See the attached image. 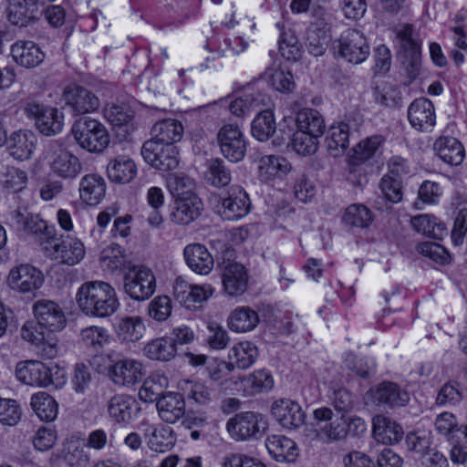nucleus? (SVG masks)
Returning a JSON list of instances; mask_svg holds the SVG:
<instances>
[{
    "label": "nucleus",
    "instance_id": "c756f323",
    "mask_svg": "<svg viewBox=\"0 0 467 467\" xmlns=\"http://www.w3.org/2000/svg\"><path fill=\"white\" fill-rule=\"evenodd\" d=\"M85 254V246L79 239L67 237L53 246L51 255L63 264L75 265L84 258Z\"/></svg>",
    "mask_w": 467,
    "mask_h": 467
},
{
    "label": "nucleus",
    "instance_id": "4be33fe9",
    "mask_svg": "<svg viewBox=\"0 0 467 467\" xmlns=\"http://www.w3.org/2000/svg\"><path fill=\"white\" fill-rule=\"evenodd\" d=\"M408 119L414 129L421 131L431 130L436 122L432 102L425 98L415 99L408 109Z\"/></svg>",
    "mask_w": 467,
    "mask_h": 467
},
{
    "label": "nucleus",
    "instance_id": "dca6fc26",
    "mask_svg": "<svg viewBox=\"0 0 467 467\" xmlns=\"http://www.w3.org/2000/svg\"><path fill=\"white\" fill-rule=\"evenodd\" d=\"M173 293L176 300L186 308L194 307L195 303L206 301L213 293L211 285H191L182 277H177Z\"/></svg>",
    "mask_w": 467,
    "mask_h": 467
},
{
    "label": "nucleus",
    "instance_id": "4c0bfd02",
    "mask_svg": "<svg viewBox=\"0 0 467 467\" xmlns=\"http://www.w3.org/2000/svg\"><path fill=\"white\" fill-rule=\"evenodd\" d=\"M437 155L446 163L459 165L464 158V149L461 142L453 137L439 138L434 143Z\"/></svg>",
    "mask_w": 467,
    "mask_h": 467
},
{
    "label": "nucleus",
    "instance_id": "58836bf2",
    "mask_svg": "<svg viewBox=\"0 0 467 467\" xmlns=\"http://www.w3.org/2000/svg\"><path fill=\"white\" fill-rule=\"evenodd\" d=\"M151 134L153 138L150 140H158V142L173 145L181 140L183 134V127L176 119H166L153 125Z\"/></svg>",
    "mask_w": 467,
    "mask_h": 467
},
{
    "label": "nucleus",
    "instance_id": "f8f14e48",
    "mask_svg": "<svg viewBox=\"0 0 467 467\" xmlns=\"http://www.w3.org/2000/svg\"><path fill=\"white\" fill-rule=\"evenodd\" d=\"M44 283L40 270L27 264L13 267L6 278L7 285L14 291L26 294L39 289Z\"/></svg>",
    "mask_w": 467,
    "mask_h": 467
},
{
    "label": "nucleus",
    "instance_id": "2eb2a0df",
    "mask_svg": "<svg viewBox=\"0 0 467 467\" xmlns=\"http://www.w3.org/2000/svg\"><path fill=\"white\" fill-rule=\"evenodd\" d=\"M37 324L50 332H59L66 327L67 317L62 307L52 300H38L33 306Z\"/></svg>",
    "mask_w": 467,
    "mask_h": 467
},
{
    "label": "nucleus",
    "instance_id": "37998d69",
    "mask_svg": "<svg viewBox=\"0 0 467 467\" xmlns=\"http://www.w3.org/2000/svg\"><path fill=\"white\" fill-rule=\"evenodd\" d=\"M410 224L416 232L434 239H442L447 234L445 224L432 214L416 215Z\"/></svg>",
    "mask_w": 467,
    "mask_h": 467
},
{
    "label": "nucleus",
    "instance_id": "09e8293b",
    "mask_svg": "<svg viewBox=\"0 0 467 467\" xmlns=\"http://www.w3.org/2000/svg\"><path fill=\"white\" fill-rule=\"evenodd\" d=\"M296 126L298 130L307 131L316 136H322L326 128L323 117L313 109H304L297 113Z\"/></svg>",
    "mask_w": 467,
    "mask_h": 467
},
{
    "label": "nucleus",
    "instance_id": "e433bc0d",
    "mask_svg": "<svg viewBox=\"0 0 467 467\" xmlns=\"http://www.w3.org/2000/svg\"><path fill=\"white\" fill-rule=\"evenodd\" d=\"M177 348L169 337L154 338L142 348L143 355L150 360L168 362L176 356Z\"/></svg>",
    "mask_w": 467,
    "mask_h": 467
},
{
    "label": "nucleus",
    "instance_id": "69168bd1",
    "mask_svg": "<svg viewBox=\"0 0 467 467\" xmlns=\"http://www.w3.org/2000/svg\"><path fill=\"white\" fill-rule=\"evenodd\" d=\"M161 381L166 382L167 379L159 375L149 377L139 390L140 399L144 402L158 401L163 393L164 385Z\"/></svg>",
    "mask_w": 467,
    "mask_h": 467
},
{
    "label": "nucleus",
    "instance_id": "39448f33",
    "mask_svg": "<svg viewBox=\"0 0 467 467\" xmlns=\"http://www.w3.org/2000/svg\"><path fill=\"white\" fill-rule=\"evenodd\" d=\"M315 436L325 443L344 440L348 436L347 418L344 414L334 417L330 408L321 407L313 411Z\"/></svg>",
    "mask_w": 467,
    "mask_h": 467
},
{
    "label": "nucleus",
    "instance_id": "c9c22d12",
    "mask_svg": "<svg viewBox=\"0 0 467 467\" xmlns=\"http://www.w3.org/2000/svg\"><path fill=\"white\" fill-rule=\"evenodd\" d=\"M372 423L374 437L382 443H396L403 436L401 426L384 415L375 416Z\"/></svg>",
    "mask_w": 467,
    "mask_h": 467
},
{
    "label": "nucleus",
    "instance_id": "774afa93",
    "mask_svg": "<svg viewBox=\"0 0 467 467\" xmlns=\"http://www.w3.org/2000/svg\"><path fill=\"white\" fill-rule=\"evenodd\" d=\"M431 433L426 431L410 432L406 437V444L410 451L422 457L431 449Z\"/></svg>",
    "mask_w": 467,
    "mask_h": 467
},
{
    "label": "nucleus",
    "instance_id": "cd10ccee",
    "mask_svg": "<svg viewBox=\"0 0 467 467\" xmlns=\"http://www.w3.org/2000/svg\"><path fill=\"white\" fill-rule=\"evenodd\" d=\"M160 418L173 424L185 414V400L179 393L169 392L162 395L156 403Z\"/></svg>",
    "mask_w": 467,
    "mask_h": 467
},
{
    "label": "nucleus",
    "instance_id": "b1692460",
    "mask_svg": "<svg viewBox=\"0 0 467 467\" xmlns=\"http://www.w3.org/2000/svg\"><path fill=\"white\" fill-rule=\"evenodd\" d=\"M144 437L148 446L156 452H165L171 450L175 442L176 436L171 428L163 425H152L143 422Z\"/></svg>",
    "mask_w": 467,
    "mask_h": 467
},
{
    "label": "nucleus",
    "instance_id": "aec40b11",
    "mask_svg": "<svg viewBox=\"0 0 467 467\" xmlns=\"http://www.w3.org/2000/svg\"><path fill=\"white\" fill-rule=\"evenodd\" d=\"M109 376L116 385L133 386L142 379L143 366L136 359L123 358L109 368Z\"/></svg>",
    "mask_w": 467,
    "mask_h": 467
},
{
    "label": "nucleus",
    "instance_id": "f704fd0d",
    "mask_svg": "<svg viewBox=\"0 0 467 467\" xmlns=\"http://www.w3.org/2000/svg\"><path fill=\"white\" fill-rule=\"evenodd\" d=\"M134 161L126 155H119L111 160L107 167L109 179L118 183H129L137 175Z\"/></svg>",
    "mask_w": 467,
    "mask_h": 467
},
{
    "label": "nucleus",
    "instance_id": "a19ab883",
    "mask_svg": "<svg viewBox=\"0 0 467 467\" xmlns=\"http://www.w3.org/2000/svg\"><path fill=\"white\" fill-rule=\"evenodd\" d=\"M135 400L126 394H116L111 397L107 405L109 416L118 423L129 422L132 419Z\"/></svg>",
    "mask_w": 467,
    "mask_h": 467
},
{
    "label": "nucleus",
    "instance_id": "864d4df0",
    "mask_svg": "<svg viewBox=\"0 0 467 467\" xmlns=\"http://www.w3.org/2000/svg\"><path fill=\"white\" fill-rule=\"evenodd\" d=\"M265 97L260 93H244L234 99L229 104L230 111L242 117L265 104Z\"/></svg>",
    "mask_w": 467,
    "mask_h": 467
},
{
    "label": "nucleus",
    "instance_id": "ea45409f",
    "mask_svg": "<svg viewBox=\"0 0 467 467\" xmlns=\"http://www.w3.org/2000/svg\"><path fill=\"white\" fill-rule=\"evenodd\" d=\"M144 322L140 317H125L119 320L116 335L123 343H135L140 340L145 333Z\"/></svg>",
    "mask_w": 467,
    "mask_h": 467
},
{
    "label": "nucleus",
    "instance_id": "1a4fd4ad",
    "mask_svg": "<svg viewBox=\"0 0 467 467\" xmlns=\"http://www.w3.org/2000/svg\"><path fill=\"white\" fill-rule=\"evenodd\" d=\"M28 118L35 120V124L43 135L54 136L63 129V114L56 108L45 107L32 102L25 108Z\"/></svg>",
    "mask_w": 467,
    "mask_h": 467
},
{
    "label": "nucleus",
    "instance_id": "de8ad7c7",
    "mask_svg": "<svg viewBox=\"0 0 467 467\" xmlns=\"http://www.w3.org/2000/svg\"><path fill=\"white\" fill-rule=\"evenodd\" d=\"M31 408L43 421H53L58 411L55 399L46 392H37L31 397Z\"/></svg>",
    "mask_w": 467,
    "mask_h": 467
},
{
    "label": "nucleus",
    "instance_id": "f257e3e1",
    "mask_svg": "<svg viewBox=\"0 0 467 467\" xmlns=\"http://www.w3.org/2000/svg\"><path fill=\"white\" fill-rule=\"evenodd\" d=\"M75 300L79 311L89 317H109L119 307L115 288L104 281L84 282L78 288Z\"/></svg>",
    "mask_w": 467,
    "mask_h": 467
},
{
    "label": "nucleus",
    "instance_id": "bb28decb",
    "mask_svg": "<svg viewBox=\"0 0 467 467\" xmlns=\"http://www.w3.org/2000/svg\"><path fill=\"white\" fill-rule=\"evenodd\" d=\"M36 136L30 130H19L11 134L7 140L9 154L17 161L30 159L36 146Z\"/></svg>",
    "mask_w": 467,
    "mask_h": 467
},
{
    "label": "nucleus",
    "instance_id": "603ef678",
    "mask_svg": "<svg viewBox=\"0 0 467 467\" xmlns=\"http://www.w3.org/2000/svg\"><path fill=\"white\" fill-rule=\"evenodd\" d=\"M275 130L274 113L269 109L261 111L252 122V134L260 141L267 140L274 135Z\"/></svg>",
    "mask_w": 467,
    "mask_h": 467
},
{
    "label": "nucleus",
    "instance_id": "a211bd4d",
    "mask_svg": "<svg viewBox=\"0 0 467 467\" xmlns=\"http://www.w3.org/2000/svg\"><path fill=\"white\" fill-rule=\"evenodd\" d=\"M223 286L230 296L243 295L248 287V274L245 267L236 262L225 261L222 270Z\"/></svg>",
    "mask_w": 467,
    "mask_h": 467
},
{
    "label": "nucleus",
    "instance_id": "4d7b16f0",
    "mask_svg": "<svg viewBox=\"0 0 467 467\" xmlns=\"http://www.w3.org/2000/svg\"><path fill=\"white\" fill-rule=\"evenodd\" d=\"M398 38L400 40L401 47L411 56V73L417 74L420 68V47L412 38V26L405 25L397 33Z\"/></svg>",
    "mask_w": 467,
    "mask_h": 467
},
{
    "label": "nucleus",
    "instance_id": "6e6d98bb",
    "mask_svg": "<svg viewBox=\"0 0 467 467\" xmlns=\"http://www.w3.org/2000/svg\"><path fill=\"white\" fill-rule=\"evenodd\" d=\"M14 220L19 229L31 234H47L51 235L52 229H49L47 223L40 219L38 215L25 214L20 211H16L14 214Z\"/></svg>",
    "mask_w": 467,
    "mask_h": 467
},
{
    "label": "nucleus",
    "instance_id": "052dcab7",
    "mask_svg": "<svg viewBox=\"0 0 467 467\" xmlns=\"http://www.w3.org/2000/svg\"><path fill=\"white\" fill-rule=\"evenodd\" d=\"M271 86L280 92H290L295 88L293 76L289 70L283 68H268L265 72Z\"/></svg>",
    "mask_w": 467,
    "mask_h": 467
},
{
    "label": "nucleus",
    "instance_id": "338daca9",
    "mask_svg": "<svg viewBox=\"0 0 467 467\" xmlns=\"http://www.w3.org/2000/svg\"><path fill=\"white\" fill-rule=\"evenodd\" d=\"M345 366L361 378H368L375 373L376 363L370 358H358L351 353L346 355Z\"/></svg>",
    "mask_w": 467,
    "mask_h": 467
},
{
    "label": "nucleus",
    "instance_id": "6ab92c4d",
    "mask_svg": "<svg viewBox=\"0 0 467 467\" xmlns=\"http://www.w3.org/2000/svg\"><path fill=\"white\" fill-rule=\"evenodd\" d=\"M374 403L384 408L402 407L410 401L407 390L391 381H383L371 390Z\"/></svg>",
    "mask_w": 467,
    "mask_h": 467
},
{
    "label": "nucleus",
    "instance_id": "5701e85b",
    "mask_svg": "<svg viewBox=\"0 0 467 467\" xmlns=\"http://www.w3.org/2000/svg\"><path fill=\"white\" fill-rule=\"evenodd\" d=\"M183 256L187 266L198 275H206L213 268V257L203 244L193 243L186 245Z\"/></svg>",
    "mask_w": 467,
    "mask_h": 467
},
{
    "label": "nucleus",
    "instance_id": "680f3d73",
    "mask_svg": "<svg viewBox=\"0 0 467 467\" xmlns=\"http://www.w3.org/2000/svg\"><path fill=\"white\" fill-rule=\"evenodd\" d=\"M316 134L296 130L292 137L291 146L293 150L301 155L314 154L318 147V138Z\"/></svg>",
    "mask_w": 467,
    "mask_h": 467
},
{
    "label": "nucleus",
    "instance_id": "473e14b6",
    "mask_svg": "<svg viewBox=\"0 0 467 467\" xmlns=\"http://www.w3.org/2000/svg\"><path fill=\"white\" fill-rule=\"evenodd\" d=\"M37 12L36 0H10L6 10L9 22L18 26L33 21Z\"/></svg>",
    "mask_w": 467,
    "mask_h": 467
},
{
    "label": "nucleus",
    "instance_id": "20e7f679",
    "mask_svg": "<svg viewBox=\"0 0 467 467\" xmlns=\"http://www.w3.org/2000/svg\"><path fill=\"white\" fill-rule=\"evenodd\" d=\"M16 375L19 381L36 387H57L64 383V371L57 368H50L44 363L36 360H27L18 363L16 368Z\"/></svg>",
    "mask_w": 467,
    "mask_h": 467
},
{
    "label": "nucleus",
    "instance_id": "a878e982",
    "mask_svg": "<svg viewBox=\"0 0 467 467\" xmlns=\"http://www.w3.org/2000/svg\"><path fill=\"white\" fill-rule=\"evenodd\" d=\"M80 200L88 205L99 204L106 194V182L103 177L96 173L83 176L79 182Z\"/></svg>",
    "mask_w": 467,
    "mask_h": 467
},
{
    "label": "nucleus",
    "instance_id": "a18cd8bd",
    "mask_svg": "<svg viewBox=\"0 0 467 467\" xmlns=\"http://www.w3.org/2000/svg\"><path fill=\"white\" fill-rule=\"evenodd\" d=\"M257 357V348L250 341L236 343L229 351L230 363L242 369L250 368L255 362Z\"/></svg>",
    "mask_w": 467,
    "mask_h": 467
},
{
    "label": "nucleus",
    "instance_id": "9b49d317",
    "mask_svg": "<svg viewBox=\"0 0 467 467\" xmlns=\"http://www.w3.org/2000/svg\"><path fill=\"white\" fill-rule=\"evenodd\" d=\"M267 422L258 413L246 411L236 414L226 424L227 431L237 440H247L265 431Z\"/></svg>",
    "mask_w": 467,
    "mask_h": 467
},
{
    "label": "nucleus",
    "instance_id": "0eeeda50",
    "mask_svg": "<svg viewBox=\"0 0 467 467\" xmlns=\"http://www.w3.org/2000/svg\"><path fill=\"white\" fill-rule=\"evenodd\" d=\"M155 289V276L152 271L147 267H133L124 277L125 293L134 300L144 301L150 298Z\"/></svg>",
    "mask_w": 467,
    "mask_h": 467
},
{
    "label": "nucleus",
    "instance_id": "4468645a",
    "mask_svg": "<svg viewBox=\"0 0 467 467\" xmlns=\"http://www.w3.org/2000/svg\"><path fill=\"white\" fill-rule=\"evenodd\" d=\"M221 151L223 156L233 162L242 161L246 152L244 136L238 128L233 124L223 126L217 135Z\"/></svg>",
    "mask_w": 467,
    "mask_h": 467
},
{
    "label": "nucleus",
    "instance_id": "6e6552de",
    "mask_svg": "<svg viewBox=\"0 0 467 467\" xmlns=\"http://www.w3.org/2000/svg\"><path fill=\"white\" fill-rule=\"evenodd\" d=\"M248 194L240 186H232L225 196L221 197L216 205V213L224 220L236 221L244 217L250 211Z\"/></svg>",
    "mask_w": 467,
    "mask_h": 467
},
{
    "label": "nucleus",
    "instance_id": "c03bdc74",
    "mask_svg": "<svg viewBox=\"0 0 467 467\" xmlns=\"http://www.w3.org/2000/svg\"><path fill=\"white\" fill-rule=\"evenodd\" d=\"M350 124L345 121L338 122L329 128L326 141L328 150L337 156L349 146Z\"/></svg>",
    "mask_w": 467,
    "mask_h": 467
},
{
    "label": "nucleus",
    "instance_id": "423d86ee",
    "mask_svg": "<svg viewBox=\"0 0 467 467\" xmlns=\"http://www.w3.org/2000/svg\"><path fill=\"white\" fill-rule=\"evenodd\" d=\"M141 155L147 163L161 171H172L179 165L177 148L158 140L145 141L141 148Z\"/></svg>",
    "mask_w": 467,
    "mask_h": 467
},
{
    "label": "nucleus",
    "instance_id": "13d9d810",
    "mask_svg": "<svg viewBox=\"0 0 467 467\" xmlns=\"http://www.w3.org/2000/svg\"><path fill=\"white\" fill-rule=\"evenodd\" d=\"M105 119L113 126H122L133 118V111L124 103H109L103 109Z\"/></svg>",
    "mask_w": 467,
    "mask_h": 467
},
{
    "label": "nucleus",
    "instance_id": "49530a36",
    "mask_svg": "<svg viewBox=\"0 0 467 467\" xmlns=\"http://www.w3.org/2000/svg\"><path fill=\"white\" fill-rule=\"evenodd\" d=\"M258 170L262 180L269 181L289 172L291 165L284 157L268 155L260 159Z\"/></svg>",
    "mask_w": 467,
    "mask_h": 467
},
{
    "label": "nucleus",
    "instance_id": "f3484780",
    "mask_svg": "<svg viewBox=\"0 0 467 467\" xmlns=\"http://www.w3.org/2000/svg\"><path fill=\"white\" fill-rule=\"evenodd\" d=\"M202 209V202L197 195L176 197L170 219L176 224L188 225L201 215Z\"/></svg>",
    "mask_w": 467,
    "mask_h": 467
},
{
    "label": "nucleus",
    "instance_id": "c85d7f7f",
    "mask_svg": "<svg viewBox=\"0 0 467 467\" xmlns=\"http://www.w3.org/2000/svg\"><path fill=\"white\" fill-rule=\"evenodd\" d=\"M269 454L277 462H293L299 454L296 443L283 435H271L265 440Z\"/></svg>",
    "mask_w": 467,
    "mask_h": 467
},
{
    "label": "nucleus",
    "instance_id": "3c124183",
    "mask_svg": "<svg viewBox=\"0 0 467 467\" xmlns=\"http://www.w3.org/2000/svg\"><path fill=\"white\" fill-rule=\"evenodd\" d=\"M0 183L4 190L9 193L20 192L27 186V171L14 166L5 167L1 173Z\"/></svg>",
    "mask_w": 467,
    "mask_h": 467
},
{
    "label": "nucleus",
    "instance_id": "ddd939ff",
    "mask_svg": "<svg viewBox=\"0 0 467 467\" xmlns=\"http://www.w3.org/2000/svg\"><path fill=\"white\" fill-rule=\"evenodd\" d=\"M66 106L74 116L95 112L100 106L99 99L91 90L78 85L68 86L64 90Z\"/></svg>",
    "mask_w": 467,
    "mask_h": 467
},
{
    "label": "nucleus",
    "instance_id": "f03ea898",
    "mask_svg": "<svg viewBox=\"0 0 467 467\" xmlns=\"http://www.w3.org/2000/svg\"><path fill=\"white\" fill-rule=\"evenodd\" d=\"M50 172L63 180H74L83 171L79 158L64 147L58 140H51L43 152Z\"/></svg>",
    "mask_w": 467,
    "mask_h": 467
},
{
    "label": "nucleus",
    "instance_id": "0e129e2a",
    "mask_svg": "<svg viewBox=\"0 0 467 467\" xmlns=\"http://www.w3.org/2000/svg\"><path fill=\"white\" fill-rule=\"evenodd\" d=\"M205 179L212 185L220 188L231 182V173L222 160L215 159L209 162Z\"/></svg>",
    "mask_w": 467,
    "mask_h": 467
},
{
    "label": "nucleus",
    "instance_id": "e2e57ef3",
    "mask_svg": "<svg viewBox=\"0 0 467 467\" xmlns=\"http://www.w3.org/2000/svg\"><path fill=\"white\" fill-rule=\"evenodd\" d=\"M167 185L171 194L176 197L196 195L193 192L194 182L184 173H171L167 179Z\"/></svg>",
    "mask_w": 467,
    "mask_h": 467
},
{
    "label": "nucleus",
    "instance_id": "412c9836",
    "mask_svg": "<svg viewBox=\"0 0 467 467\" xmlns=\"http://www.w3.org/2000/svg\"><path fill=\"white\" fill-rule=\"evenodd\" d=\"M272 415L285 429L292 430L302 426L305 413L301 406L291 400H280L272 406Z\"/></svg>",
    "mask_w": 467,
    "mask_h": 467
},
{
    "label": "nucleus",
    "instance_id": "bf43d9fd",
    "mask_svg": "<svg viewBox=\"0 0 467 467\" xmlns=\"http://www.w3.org/2000/svg\"><path fill=\"white\" fill-rule=\"evenodd\" d=\"M344 221L351 226L364 228L372 223L373 215L365 205L352 204L346 209Z\"/></svg>",
    "mask_w": 467,
    "mask_h": 467
},
{
    "label": "nucleus",
    "instance_id": "72a5a7b5",
    "mask_svg": "<svg viewBox=\"0 0 467 467\" xmlns=\"http://www.w3.org/2000/svg\"><path fill=\"white\" fill-rule=\"evenodd\" d=\"M228 327L232 331L246 333L253 331L259 324L258 313L247 306L234 308L228 317Z\"/></svg>",
    "mask_w": 467,
    "mask_h": 467
},
{
    "label": "nucleus",
    "instance_id": "8fccbe9b",
    "mask_svg": "<svg viewBox=\"0 0 467 467\" xmlns=\"http://www.w3.org/2000/svg\"><path fill=\"white\" fill-rule=\"evenodd\" d=\"M110 336L105 327L90 326L80 332L82 345L92 352H99L109 343Z\"/></svg>",
    "mask_w": 467,
    "mask_h": 467
},
{
    "label": "nucleus",
    "instance_id": "2f4dec72",
    "mask_svg": "<svg viewBox=\"0 0 467 467\" xmlns=\"http://www.w3.org/2000/svg\"><path fill=\"white\" fill-rule=\"evenodd\" d=\"M386 142V138L381 134H373L361 140L352 149L351 161L353 164H361L375 158Z\"/></svg>",
    "mask_w": 467,
    "mask_h": 467
},
{
    "label": "nucleus",
    "instance_id": "9d476101",
    "mask_svg": "<svg viewBox=\"0 0 467 467\" xmlns=\"http://www.w3.org/2000/svg\"><path fill=\"white\" fill-rule=\"evenodd\" d=\"M338 54L350 63L360 64L369 55V46L358 30L348 29L337 40Z\"/></svg>",
    "mask_w": 467,
    "mask_h": 467
},
{
    "label": "nucleus",
    "instance_id": "79ce46f5",
    "mask_svg": "<svg viewBox=\"0 0 467 467\" xmlns=\"http://www.w3.org/2000/svg\"><path fill=\"white\" fill-rule=\"evenodd\" d=\"M269 214L273 221L272 228L274 230L291 231L296 222L295 208L285 200L273 204Z\"/></svg>",
    "mask_w": 467,
    "mask_h": 467
},
{
    "label": "nucleus",
    "instance_id": "7ed1b4c3",
    "mask_svg": "<svg viewBox=\"0 0 467 467\" xmlns=\"http://www.w3.org/2000/svg\"><path fill=\"white\" fill-rule=\"evenodd\" d=\"M71 132L78 145L89 152H102L109 144V135L99 120L84 118L76 121Z\"/></svg>",
    "mask_w": 467,
    "mask_h": 467
},
{
    "label": "nucleus",
    "instance_id": "393cba45",
    "mask_svg": "<svg viewBox=\"0 0 467 467\" xmlns=\"http://www.w3.org/2000/svg\"><path fill=\"white\" fill-rule=\"evenodd\" d=\"M11 56L15 62L26 68L39 66L45 58V54L33 41H16L11 47Z\"/></svg>",
    "mask_w": 467,
    "mask_h": 467
},
{
    "label": "nucleus",
    "instance_id": "5fc2aeb1",
    "mask_svg": "<svg viewBox=\"0 0 467 467\" xmlns=\"http://www.w3.org/2000/svg\"><path fill=\"white\" fill-rule=\"evenodd\" d=\"M59 455L69 467H88L89 463L88 453L81 444L75 441L65 442Z\"/></svg>",
    "mask_w": 467,
    "mask_h": 467
},
{
    "label": "nucleus",
    "instance_id": "7c9ffc66",
    "mask_svg": "<svg viewBox=\"0 0 467 467\" xmlns=\"http://www.w3.org/2000/svg\"><path fill=\"white\" fill-rule=\"evenodd\" d=\"M179 386L187 400L193 406L208 407L214 400L213 390L202 381L184 379Z\"/></svg>",
    "mask_w": 467,
    "mask_h": 467
}]
</instances>
